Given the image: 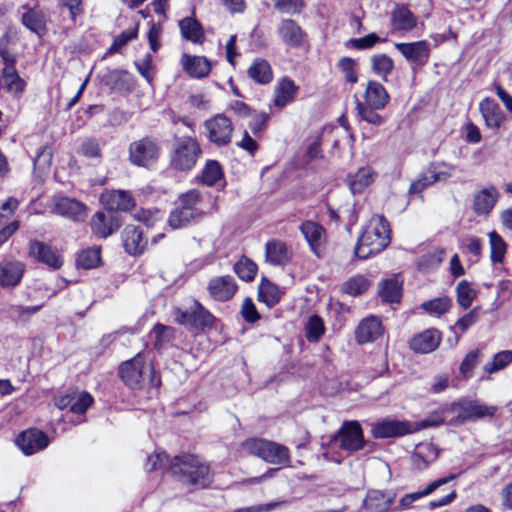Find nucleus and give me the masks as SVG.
<instances>
[{
	"instance_id": "nucleus-1",
	"label": "nucleus",
	"mask_w": 512,
	"mask_h": 512,
	"mask_svg": "<svg viewBox=\"0 0 512 512\" xmlns=\"http://www.w3.org/2000/svg\"><path fill=\"white\" fill-rule=\"evenodd\" d=\"M170 473L185 485L206 488L212 482L210 467L192 454L175 456L169 464Z\"/></svg>"
},
{
	"instance_id": "nucleus-2",
	"label": "nucleus",
	"mask_w": 512,
	"mask_h": 512,
	"mask_svg": "<svg viewBox=\"0 0 512 512\" xmlns=\"http://www.w3.org/2000/svg\"><path fill=\"white\" fill-rule=\"evenodd\" d=\"M391 241V230L383 216H374L358 239L355 255L361 260L382 252Z\"/></svg>"
},
{
	"instance_id": "nucleus-3",
	"label": "nucleus",
	"mask_w": 512,
	"mask_h": 512,
	"mask_svg": "<svg viewBox=\"0 0 512 512\" xmlns=\"http://www.w3.org/2000/svg\"><path fill=\"white\" fill-rule=\"evenodd\" d=\"M443 423L444 420L440 417L425 419L416 423L396 419H384L372 425L371 433L373 437L377 439L397 438L413 434L429 427H438Z\"/></svg>"
},
{
	"instance_id": "nucleus-4",
	"label": "nucleus",
	"mask_w": 512,
	"mask_h": 512,
	"mask_svg": "<svg viewBox=\"0 0 512 512\" xmlns=\"http://www.w3.org/2000/svg\"><path fill=\"white\" fill-rule=\"evenodd\" d=\"M200 202L201 193L196 189L181 194L177 200V207L170 213L169 225L178 229L198 221L203 215L198 207Z\"/></svg>"
},
{
	"instance_id": "nucleus-5",
	"label": "nucleus",
	"mask_w": 512,
	"mask_h": 512,
	"mask_svg": "<svg viewBox=\"0 0 512 512\" xmlns=\"http://www.w3.org/2000/svg\"><path fill=\"white\" fill-rule=\"evenodd\" d=\"M202 154V149L196 138L191 136L175 137L171 154L170 165L178 171H190Z\"/></svg>"
},
{
	"instance_id": "nucleus-6",
	"label": "nucleus",
	"mask_w": 512,
	"mask_h": 512,
	"mask_svg": "<svg viewBox=\"0 0 512 512\" xmlns=\"http://www.w3.org/2000/svg\"><path fill=\"white\" fill-rule=\"evenodd\" d=\"M162 147L160 140L154 136H145L130 143L129 161L138 167L148 168L160 158Z\"/></svg>"
},
{
	"instance_id": "nucleus-7",
	"label": "nucleus",
	"mask_w": 512,
	"mask_h": 512,
	"mask_svg": "<svg viewBox=\"0 0 512 512\" xmlns=\"http://www.w3.org/2000/svg\"><path fill=\"white\" fill-rule=\"evenodd\" d=\"M453 166L444 162H431L419 173L409 187V194H419L436 182L446 181L452 175Z\"/></svg>"
},
{
	"instance_id": "nucleus-8",
	"label": "nucleus",
	"mask_w": 512,
	"mask_h": 512,
	"mask_svg": "<svg viewBox=\"0 0 512 512\" xmlns=\"http://www.w3.org/2000/svg\"><path fill=\"white\" fill-rule=\"evenodd\" d=\"M207 139L217 147L230 144L234 126L225 114H216L204 122Z\"/></svg>"
},
{
	"instance_id": "nucleus-9",
	"label": "nucleus",
	"mask_w": 512,
	"mask_h": 512,
	"mask_svg": "<svg viewBox=\"0 0 512 512\" xmlns=\"http://www.w3.org/2000/svg\"><path fill=\"white\" fill-rule=\"evenodd\" d=\"M331 442L348 452L362 449L365 441L360 423L358 421L344 422L339 431L333 435Z\"/></svg>"
},
{
	"instance_id": "nucleus-10",
	"label": "nucleus",
	"mask_w": 512,
	"mask_h": 512,
	"mask_svg": "<svg viewBox=\"0 0 512 512\" xmlns=\"http://www.w3.org/2000/svg\"><path fill=\"white\" fill-rule=\"evenodd\" d=\"M174 315L177 323L194 328L212 326L215 320L214 316L196 300L193 301L188 309L177 308Z\"/></svg>"
},
{
	"instance_id": "nucleus-11",
	"label": "nucleus",
	"mask_w": 512,
	"mask_h": 512,
	"mask_svg": "<svg viewBox=\"0 0 512 512\" xmlns=\"http://www.w3.org/2000/svg\"><path fill=\"white\" fill-rule=\"evenodd\" d=\"M276 33L280 41L289 48H301L307 40V33L290 18H284L279 22Z\"/></svg>"
},
{
	"instance_id": "nucleus-12",
	"label": "nucleus",
	"mask_w": 512,
	"mask_h": 512,
	"mask_svg": "<svg viewBox=\"0 0 512 512\" xmlns=\"http://www.w3.org/2000/svg\"><path fill=\"white\" fill-rule=\"evenodd\" d=\"M238 290V285L231 275L216 276L209 280L207 291L212 299L219 302L231 300Z\"/></svg>"
},
{
	"instance_id": "nucleus-13",
	"label": "nucleus",
	"mask_w": 512,
	"mask_h": 512,
	"mask_svg": "<svg viewBox=\"0 0 512 512\" xmlns=\"http://www.w3.org/2000/svg\"><path fill=\"white\" fill-rule=\"evenodd\" d=\"M121 219L117 213L97 211L91 218L93 235L105 239L119 229Z\"/></svg>"
},
{
	"instance_id": "nucleus-14",
	"label": "nucleus",
	"mask_w": 512,
	"mask_h": 512,
	"mask_svg": "<svg viewBox=\"0 0 512 512\" xmlns=\"http://www.w3.org/2000/svg\"><path fill=\"white\" fill-rule=\"evenodd\" d=\"M394 46L408 62L416 66L422 67L429 60L430 47L429 43L425 40L410 43H395Z\"/></svg>"
},
{
	"instance_id": "nucleus-15",
	"label": "nucleus",
	"mask_w": 512,
	"mask_h": 512,
	"mask_svg": "<svg viewBox=\"0 0 512 512\" xmlns=\"http://www.w3.org/2000/svg\"><path fill=\"white\" fill-rule=\"evenodd\" d=\"M16 442L25 455H32L44 450L49 444V439L41 430L32 428L22 432Z\"/></svg>"
},
{
	"instance_id": "nucleus-16",
	"label": "nucleus",
	"mask_w": 512,
	"mask_h": 512,
	"mask_svg": "<svg viewBox=\"0 0 512 512\" xmlns=\"http://www.w3.org/2000/svg\"><path fill=\"white\" fill-rule=\"evenodd\" d=\"M144 358L137 354L133 359L122 363L120 376L123 382L131 389H139L144 380L143 375Z\"/></svg>"
},
{
	"instance_id": "nucleus-17",
	"label": "nucleus",
	"mask_w": 512,
	"mask_h": 512,
	"mask_svg": "<svg viewBox=\"0 0 512 512\" xmlns=\"http://www.w3.org/2000/svg\"><path fill=\"white\" fill-rule=\"evenodd\" d=\"M25 264L15 259H5L0 262V286L14 288L21 282Z\"/></svg>"
},
{
	"instance_id": "nucleus-18",
	"label": "nucleus",
	"mask_w": 512,
	"mask_h": 512,
	"mask_svg": "<svg viewBox=\"0 0 512 512\" xmlns=\"http://www.w3.org/2000/svg\"><path fill=\"white\" fill-rule=\"evenodd\" d=\"M29 254L37 261L53 269H59L63 264L60 255L51 246L38 240L29 242Z\"/></svg>"
},
{
	"instance_id": "nucleus-19",
	"label": "nucleus",
	"mask_w": 512,
	"mask_h": 512,
	"mask_svg": "<svg viewBox=\"0 0 512 512\" xmlns=\"http://www.w3.org/2000/svg\"><path fill=\"white\" fill-rule=\"evenodd\" d=\"M499 199L496 187L489 186L477 191L473 195L472 210L477 216H487L493 210Z\"/></svg>"
},
{
	"instance_id": "nucleus-20",
	"label": "nucleus",
	"mask_w": 512,
	"mask_h": 512,
	"mask_svg": "<svg viewBox=\"0 0 512 512\" xmlns=\"http://www.w3.org/2000/svg\"><path fill=\"white\" fill-rule=\"evenodd\" d=\"M439 456L438 448L431 442H422L415 446L410 456L412 467L417 471H423Z\"/></svg>"
},
{
	"instance_id": "nucleus-21",
	"label": "nucleus",
	"mask_w": 512,
	"mask_h": 512,
	"mask_svg": "<svg viewBox=\"0 0 512 512\" xmlns=\"http://www.w3.org/2000/svg\"><path fill=\"white\" fill-rule=\"evenodd\" d=\"M101 201L107 212L129 211L134 208L135 200L131 194L124 190L108 191L101 195Z\"/></svg>"
},
{
	"instance_id": "nucleus-22",
	"label": "nucleus",
	"mask_w": 512,
	"mask_h": 512,
	"mask_svg": "<svg viewBox=\"0 0 512 512\" xmlns=\"http://www.w3.org/2000/svg\"><path fill=\"white\" fill-rule=\"evenodd\" d=\"M396 494L392 491L369 490L364 499L367 512H388Z\"/></svg>"
},
{
	"instance_id": "nucleus-23",
	"label": "nucleus",
	"mask_w": 512,
	"mask_h": 512,
	"mask_svg": "<svg viewBox=\"0 0 512 512\" xmlns=\"http://www.w3.org/2000/svg\"><path fill=\"white\" fill-rule=\"evenodd\" d=\"M383 334L381 321L375 316L364 318L355 331V338L359 344L373 342Z\"/></svg>"
},
{
	"instance_id": "nucleus-24",
	"label": "nucleus",
	"mask_w": 512,
	"mask_h": 512,
	"mask_svg": "<svg viewBox=\"0 0 512 512\" xmlns=\"http://www.w3.org/2000/svg\"><path fill=\"white\" fill-rule=\"evenodd\" d=\"M441 341V333L436 329H427L414 336L410 341V348L421 354H427L436 350Z\"/></svg>"
},
{
	"instance_id": "nucleus-25",
	"label": "nucleus",
	"mask_w": 512,
	"mask_h": 512,
	"mask_svg": "<svg viewBox=\"0 0 512 512\" xmlns=\"http://www.w3.org/2000/svg\"><path fill=\"white\" fill-rule=\"evenodd\" d=\"M122 242L125 251L130 255L141 254L147 241L143 237V231L134 225H127L122 232Z\"/></svg>"
},
{
	"instance_id": "nucleus-26",
	"label": "nucleus",
	"mask_w": 512,
	"mask_h": 512,
	"mask_svg": "<svg viewBox=\"0 0 512 512\" xmlns=\"http://www.w3.org/2000/svg\"><path fill=\"white\" fill-rule=\"evenodd\" d=\"M53 212L72 220L79 221L85 217V206L74 199L60 197L56 198L54 201Z\"/></svg>"
},
{
	"instance_id": "nucleus-27",
	"label": "nucleus",
	"mask_w": 512,
	"mask_h": 512,
	"mask_svg": "<svg viewBox=\"0 0 512 512\" xmlns=\"http://www.w3.org/2000/svg\"><path fill=\"white\" fill-rule=\"evenodd\" d=\"M292 252L288 246L279 240L268 241L265 245L266 261L274 266L285 265L290 261Z\"/></svg>"
},
{
	"instance_id": "nucleus-28",
	"label": "nucleus",
	"mask_w": 512,
	"mask_h": 512,
	"mask_svg": "<svg viewBox=\"0 0 512 512\" xmlns=\"http://www.w3.org/2000/svg\"><path fill=\"white\" fill-rule=\"evenodd\" d=\"M479 110L487 127L497 129L505 120L500 106L490 98H484L479 104Z\"/></svg>"
},
{
	"instance_id": "nucleus-29",
	"label": "nucleus",
	"mask_w": 512,
	"mask_h": 512,
	"mask_svg": "<svg viewBox=\"0 0 512 512\" xmlns=\"http://www.w3.org/2000/svg\"><path fill=\"white\" fill-rule=\"evenodd\" d=\"M390 96L385 87L377 81H369L364 93L362 104L370 105L374 108H385L389 103Z\"/></svg>"
},
{
	"instance_id": "nucleus-30",
	"label": "nucleus",
	"mask_w": 512,
	"mask_h": 512,
	"mask_svg": "<svg viewBox=\"0 0 512 512\" xmlns=\"http://www.w3.org/2000/svg\"><path fill=\"white\" fill-rule=\"evenodd\" d=\"M184 70L193 78L206 77L210 70L211 64L209 60L203 56H190L184 54L181 59Z\"/></svg>"
},
{
	"instance_id": "nucleus-31",
	"label": "nucleus",
	"mask_w": 512,
	"mask_h": 512,
	"mask_svg": "<svg viewBox=\"0 0 512 512\" xmlns=\"http://www.w3.org/2000/svg\"><path fill=\"white\" fill-rule=\"evenodd\" d=\"M417 24L414 14L405 6H397L391 13V26L393 30L408 32Z\"/></svg>"
},
{
	"instance_id": "nucleus-32",
	"label": "nucleus",
	"mask_w": 512,
	"mask_h": 512,
	"mask_svg": "<svg viewBox=\"0 0 512 512\" xmlns=\"http://www.w3.org/2000/svg\"><path fill=\"white\" fill-rule=\"evenodd\" d=\"M263 460L274 465L290 466L291 464L289 449L284 445L269 440Z\"/></svg>"
},
{
	"instance_id": "nucleus-33",
	"label": "nucleus",
	"mask_w": 512,
	"mask_h": 512,
	"mask_svg": "<svg viewBox=\"0 0 512 512\" xmlns=\"http://www.w3.org/2000/svg\"><path fill=\"white\" fill-rule=\"evenodd\" d=\"M300 231L302 232L312 251L316 252L317 248L320 247L324 242V228L314 221L307 220L301 224Z\"/></svg>"
},
{
	"instance_id": "nucleus-34",
	"label": "nucleus",
	"mask_w": 512,
	"mask_h": 512,
	"mask_svg": "<svg viewBox=\"0 0 512 512\" xmlns=\"http://www.w3.org/2000/svg\"><path fill=\"white\" fill-rule=\"evenodd\" d=\"M181 35L188 41L201 44L205 40V34L201 24L192 17H185L179 21Z\"/></svg>"
},
{
	"instance_id": "nucleus-35",
	"label": "nucleus",
	"mask_w": 512,
	"mask_h": 512,
	"mask_svg": "<svg viewBox=\"0 0 512 512\" xmlns=\"http://www.w3.org/2000/svg\"><path fill=\"white\" fill-rule=\"evenodd\" d=\"M375 175V171L369 166L361 167L355 174L349 175L347 183L352 193L363 192L373 182Z\"/></svg>"
},
{
	"instance_id": "nucleus-36",
	"label": "nucleus",
	"mask_w": 512,
	"mask_h": 512,
	"mask_svg": "<svg viewBox=\"0 0 512 512\" xmlns=\"http://www.w3.org/2000/svg\"><path fill=\"white\" fill-rule=\"evenodd\" d=\"M298 91V87L290 78H283L275 88L274 105L283 108L293 101Z\"/></svg>"
},
{
	"instance_id": "nucleus-37",
	"label": "nucleus",
	"mask_w": 512,
	"mask_h": 512,
	"mask_svg": "<svg viewBox=\"0 0 512 512\" xmlns=\"http://www.w3.org/2000/svg\"><path fill=\"white\" fill-rule=\"evenodd\" d=\"M22 24L31 32L41 35L46 31V16L38 8H28L21 18Z\"/></svg>"
},
{
	"instance_id": "nucleus-38",
	"label": "nucleus",
	"mask_w": 512,
	"mask_h": 512,
	"mask_svg": "<svg viewBox=\"0 0 512 512\" xmlns=\"http://www.w3.org/2000/svg\"><path fill=\"white\" fill-rule=\"evenodd\" d=\"M0 86L8 93L18 94L23 91L25 82L19 77L14 65H7L3 69Z\"/></svg>"
},
{
	"instance_id": "nucleus-39",
	"label": "nucleus",
	"mask_w": 512,
	"mask_h": 512,
	"mask_svg": "<svg viewBox=\"0 0 512 512\" xmlns=\"http://www.w3.org/2000/svg\"><path fill=\"white\" fill-rule=\"evenodd\" d=\"M283 293L277 285L269 281L267 278H262L258 290V300L265 303L268 307H273L280 302Z\"/></svg>"
},
{
	"instance_id": "nucleus-40",
	"label": "nucleus",
	"mask_w": 512,
	"mask_h": 512,
	"mask_svg": "<svg viewBox=\"0 0 512 512\" xmlns=\"http://www.w3.org/2000/svg\"><path fill=\"white\" fill-rule=\"evenodd\" d=\"M249 77L258 84H268L273 79V73L268 61L257 58L247 71Z\"/></svg>"
},
{
	"instance_id": "nucleus-41",
	"label": "nucleus",
	"mask_w": 512,
	"mask_h": 512,
	"mask_svg": "<svg viewBox=\"0 0 512 512\" xmlns=\"http://www.w3.org/2000/svg\"><path fill=\"white\" fill-rule=\"evenodd\" d=\"M381 109L382 108H374L370 105L362 104L359 100H357L356 103V111L359 119L374 127L382 126L386 122V117L378 112V110Z\"/></svg>"
},
{
	"instance_id": "nucleus-42",
	"label": "nucleus",
	"mask_w": 512,
	"mask_h": 512,
	"mask_svg": "<svg viewBox=\"0 0 512 512\" xmlns=\"http://www.w3.org/2000/svg\"><path fill=\"white\" fill-rule=\"evenodd\" d=\"M371 286V281L364 275H355L348 278L341 285V291L347 295L356 297L364 294Z\"/></svg>"
},
{
	"instance_id": "nucleus-43",
	"label": "nucleus",
	"mask_w": 512,
	"mask_h": 512,
	"mask_svg": "<svg viewBox=\"0 0 512 512\" xmlns=\"http://www.w3.org/2000/svg\"><path fill=\"white\" fill-rule=\"evenodd\" d=\"M379 295L383 301L388 303H399L402 295V288L396 279H387L379 283Z\"/></svg>"
},
{
	"instance_id": "nucleus-44",
	"label": "nucleus",
	"mask_w": 512,
	"mask_h": 512,
	"mask_svg": "<svg viewBox=\"0 0 512 512\" xmlns=\"http://www.w3.org/2000/svg\"><path fill=\"white\" fill-rule=\"evenodd\" d=\"M370 61L372 71L383 79H386L394 69V61L387 54H375Z\"/></svg>"
},
{
	"instance_id": "nucleus-45",
	"label": "nucleus",
	"mask_w": 512,
	"mask_h": 512,
	"mask_svg": "<svg viewBox=\"0 0 512 512\" xmlns=\"http://www.w3.org/2000/svg\"><path fill=\"white\" fill-rule=\"evenodd\" d=\"M235 274L243 281H253L258 267L251 259L242 256L233 266Z\"/></svg>"
},
{
	"instance_id": "nucleus-46",
	"label": "nucleus",
	"mask_w": 512,
	"mask_h": 512,
	"mask_svg": "<svg viewBox=\"0 0 512 512\" xmlns=\"http://www.w3.org/2000/svg\"><path fill=\"white\" fill-rule=\"evenodd\" d=\"M510 363H512V350H503L496 353L492 361L483 366V370L488 374H493L506 368Z\"/></svg>"
},
{
	"instance_id": "nucleus-47",
	"label": "nucleus",
	"mask_w": 512,
	"mask_h": 512,
	"mask_svg": "<svg viewBox=\"0 0 512 512\" xmlns=\"http://www.w3.org/2000/svg\"><path fill=\"white\" fill-rule=\"evenodd\" d=\"M452 306L451 298L447 296L435 298L421 304L423 310L431 315L440 316L449 311Z\"/></svg>"
},
{
	"instance_id": "nucleus-48",
	"label": "nucleus",
	"mask_w": 512,
	"mask_h": 512,
	"mask_svg": "<svg viewBox=\"0 0 512 512\" xmlns=\"http://www.w3.org/2000/svg\"><path fill=\"white\" fill-rule=\"evenodd\" d=\"M128 73L124 70H108L102 78L103 83L112 90H122L126 87Z\"/></svg>"
},
{
	"instance_id": "nucleus-49",
	"label": "nucleus",
	"mask_w": 512,
	"mask_h": 512,
	"mask_svg": "<svg viewBox=\"0 0 512 512\" xmlns=\"http://www.w3.org/2000/svg\"><path fill=\"white\" fill-rule=\"evenodd\" d=\"M325 332L322 318L318 315L309 317L305 325V335L309 342H317Z\"/></svg>"
},
{
	"instance_id": "nucleus-50",
	"label": "nucleus",
	"mask_w": 512,
	"mask_h": 512,
	"mask_svg": "<svg viewBox=\"0 0 512 512\" xmlns=\"http://www.w3.org/2000/svg\"><path fill=\"white\" fill-rule=\"evenodd\" d=\"M489 242L491 249V261L493 263H502L507 248L505 241L498 233L492 231L489 233Z\"/></svg>"
},
{
	"instance_id": "nucleus-51",
	"label": "nucleus",
	"mask_w": 512,
	"mask_h": 512,
	"mask_svg": "<svg viewBox=\"0 0 512 512\" xmlns=\"http://www.w3.org/2000/svg\"><path fill=\"white\" fill-rule=\"evenodd\" d=\"M223 177V170L219 162L209 160L202 171V182L207 186H213Z\"/></svg>"
},
{
	"instance_id": "nucleus-52",
	"label": "nucleus",
	"mask_w": 512,
	"mask_h": 512,
	"mask_svg": "<svg viewBox=\"0 0 512 512\" xmlns=\"http://www.w3.org/2000/svg\"><path fill=\"white\" fill-rule=\"evenodd\" d=\"M456 293L457 302L464 309H467L471 306L477 295L476 290H474L470 283L466 280H462L457 284Z\"/></svg>"
},
{
	"instance_id": "nucleus-53",
	"label": "nucleus",
	"mask_w": 512,
	"mask_h": 512,
	"mask_svg": "<svg viewBox=\"0 0 512 512\" xmlns=\"http://www.w3.org/2000/svg\"><path fill=\"white\" fill-rule=\"evenodd\" d=\"M100 259V249L97 247H92L83 250L78 255L76 263L78 267L83 269H91L99 264Z\"/></svg>"
},
{
	"instance_id": "nucleus-54",
	"label": "nucleus",
	"mask_w": 512,
	"mask_h": 512,
	"mask_svg": "<svg viewBox=\"0 0 512 512\" xmlns=\"http://www.w3.org/2000/svg\"><path fill=\"white\" fill-rule=\"evenodd\" d=\"M481 360V350L475 349L466 354L462 360L459 372L463 378H470L473 374V369L479 364Z\"/></svg>"
},
{
	"instance_id": "nucleus-55",
	"label": "nucleus",
	"mask_w": 512,
	"mask_h": 512,
	"mask_svg": "<svg viewBox=\"0 0 512 512\" xmlns=\"http://www.w3.org/2000/svg\"><path fill=\"white\" fill-rule=\"evenodd\" d=\"M463 252L469 254L472 262H477L482 255L483 243L475 236H467L462 241Z\"/></svg>"
},
{
	"instance_id": "nucleus-56",
	"label": "nucleus",
	"mask_w": 512,
	"mask_h": 512,
	"mask_svg": "<svg viewBox=\"0 0 512 512\" xmlns=\"http://www.w3.org/2000/svg\"><path fill=\"white\" fill-rule=\"evenodd\" d=\"M455 478H456L455 474H450L446 477H442V478H439V479L431 482L424 490L409 493L408 495H409L410 499L413 500V503H414L415 501L421 499L422 497L432 494L439 487L451 482Z\"/></svg>"
},
{
	"instance_id": "nucleus-57",
	"label": "nucleus",
	"mask_w": 512,
	"mask_h": 512,
	"mask_svg": "<svg viewBox=\"0 0 512 512\" xmlns=\"http://www.w3.org/2000/svg\"><path fill=\"white\" fill-rule=\"evenodd\" d=\"M70 411L76 414H83L93 403V397L86 391L75 392Z\"/></svg>"
},
{
	"instance_id": "nucleus-58",
	"label": "nucleus",
	"mask_w": 512,
	"mask_h": 512,
	"mask_svg": "<svg viewBox=\"0 0 512 512\" xmlns=\"http://www.w3.org/2000/svg\"><path fill=\"white\" fill-rule=\"evenodd\" d=\"M382 39L375 33H370L361 38H352L346 42V47L354 48L357 50H366L372 48L375 44L381 42Z\"/></svg>"
},
{
	"instance_id": "nucleus-59",
	"label": "nucleus",
	"mask_w": 512,
	"mask_h": 512,
	"mask_svg": "<svg viewBox=\"0 0 512 512\" xmlns=\"http://www.w3.org/2000/svg\"><path fill=\"white\" fill-rule=\"evenodd\" d=\"M268 440L261 438H250L242 443V447L249 454L263 460Z\"/></svg>"
},
{
	"instance_id": "nucleus-60",
	"label": "nucleus",
	"mask_w": 512,
	"mask_h": 512,
	"mask_svg": "<svg viewBox=\"0 0 512 512\" xmlns=\"http://www.w3.org/2000/svg\"><path fill=\"white\" fill-rule=\"evenodd\" d=\"M58 6L61 9H66L69 14V19L76 22L78 17L84 14V5L82 0H58Z\"/></svg>"
},
{
	"instance_id": "nucleus-61",
	"label": "nucleus",
	"mask_w": 512,
	"mask_h": 512,
	"mask_svg": "<svg viewBox=\"0 0 512 512\" xmlns=\"http://www.w3.org/2000/svg\"><path fill=\"white\" fill-rule=\"evenodd\" d=\"M79 153L86 158H100L101 157V148L99 142L95 138H87L85 139L80 147Z\"/></svg>"
},
{
	"instance_id": "nucleus-62",
	"label": "nucleus",
	"mask_w": 512,
	"mask_h": 512,
	"mask_svg": "<svg viewBox=\"0 0 512 512\" xmlns=\"http://www.w3.org/2000/svg\"><path fill=\"white\" fill-rule=\"evenodd\" d=\"M274 7L281 13L296 15L302 11V0H276Z\"/></svg>"
},
{
	"instance_id": "nucleus-63",
	"label": "nucleus",
	"mask_w": 512,
	"mask_h": 512,
	"mask_svg": "<svg viewBox=\"0 0 512 512\" xmlns=\"http://www.w3.org/2000/svg\"><path fill=\"white\" fill-rule=\"evenodd\" d=\"M356 61L350 57L341 58L338 62V67L343 72L345 80L350 83H356L358 80L357 73L355 72Z\"/></svg>"
},
{
	"instance_id": "nucleus-64",
	"label": "nucleus",
	"mask_w": 512,
	"mask_h": 512,
	"mask_svg": "<svg viewBox=\"0 0 512 512\" xmlns=\"http://www.w3.org/2000/svg\"><path fill=\"white\" fill-rule=\"evenodd\" d=\"M463 412V418L465 419H479L486 415L493 414L487 406L476 403H469L463 408Z\"/></svg>"
}]
</instances>
